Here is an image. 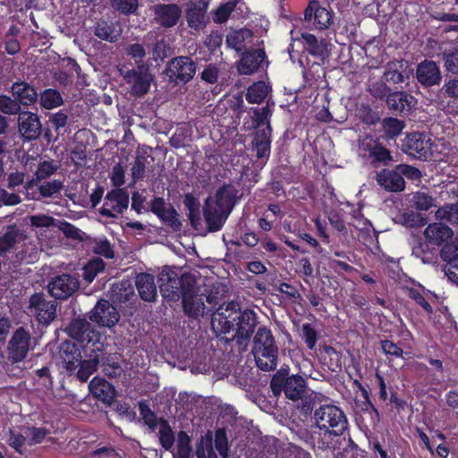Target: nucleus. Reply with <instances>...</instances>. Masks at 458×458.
Listing matches in <instances>:
<instances>
[{"mask_svg":"<svg viewBox=\"0 0 458 458\" xmlns=\"http://www.w3.org/2000/svg\"><path fill=\"white\" fill-rule=\"evenodd\" d=\"M205 452H207V454L209 457L212 455L216 456L214 449H213V436L210 431H208L200 439L199 445L197 447L198 458L205 457Z\"/></svg>","mask_w":458,"mask_h":458,"instance_id":"obj_56","label":"nucleus"},{"mask_svg":"<svg viewBox=\"0 0 458 458\" xmlns=\"http://www.w3.org/2000/svg\"><path fill=\"white\" fill-rule=\"evenodd\" d=\"M64 188V182L59 180H53L47 182L38 187L40 196L43 198H50L53 195L59 193Z\"/></svg>","mask_w":458,"mask_h":458,"instance_id":"obj_57","label":"nucleus"},{"mask_svg":"<svg viewBox=\"0 0 458 458\" xmlns=\"http://www.w3.org/2000/svg\"><path fill=\"white\" fill-rule=\"evenodd\" d=\"M99 363L98 358L96 356L93 359L82 360L80 361L79 367L74 375L81 381L86 382L89 377L98 369Z\"/></svg>","mask_w":458,"mask_h":458,"instance_id":"obj_43","label":"nucleus"},{"mask_svg":"<svg viewBox=\"0 0 458 458\" xmlns=\"http://www.w3.org/2000/svg\"><path fill=\"white\" fill-rule=\"evenodd\" d=\"M302 331V339L304 340L307 347L310 350H313L317 344L318 341V332L311 326V324L305 323L301 327Z\"/></svg>","mask_w":458,"mask_h":458,"instance_id":"obj_60","label":"nucleus"},{"mask_svg":"<svg viewBox=\"0 0 458 458\" xmlns=\"http://www.w3.org/2000/svg\"><path fill=\"white\" fill-rule=\"evenodd\" d=\"M50 433V429L43 427L27 426L24 428V434L27 435L30 446L41 444Z\"/></svg>","mask_w":458,"mask_h":458,"instance_id":"obj_45","label":"nucleus"},{"mask_svg":"<svg viewBox=\"0 0 458 458\" xmlns=\"http://www.w3.org/2000/svg\"><path fill=\"white\" fill-rule=\"evenodd\" d=\"M94 35L101 40L110 43L116 42L121 36V30L111 21L99 20L94 26Z\"/></svg>","mask_w":458,"mask_h":458,"instance_id":"obj_37","label":"nucleus"},{"mask_svg":"<svg viewBox=\"0 0 458 458\" xmlns=\"http://www.w3.org/2000/svg\"><path fill=\"white\" fill-rule=\"evenodd\" d=\"M259 324L257 313L250 309L242 310L236 301L219 305L212 316V326L220 334L234 331L238 343L249 341Z\"/></svg>","mask_w":458,"mask_h":458,"instance_id":"obj_1","label":"nucleus"},{"mask_svg":"<svg viewBox=\"0 0 458 458\" xmlns=\"http://www.w3.org/2000/svg\"><path fill=\"white\" fill-rule=\"evenodd\" d=\"M303 49L312 56L318 58L322 63L329 58L330 50L328 47L330 44L325 38L318 40L316 36L309 32H302L301 34Z\"/></svg>","mask_w":458,"mask_h":458,"instance_id":"obj_24","label":"nucleus"},{"mask_svg":"<svg viewBox=\"0 0 458 458\" xmlns=\"http://www.w3.org/2000/svg\"><path fill=\"white\" fill-rule=\"evenodd\" d=\"M229 215L230 214H227L226 211L218 208L217 206L208 199L206 200L203 208V216L208 232H217L221 230Z\"/></svg>","mask_w":458,"mask_h":458,"instance_id":"obj_28","label":"nucleus"},{"mask_svg":"<svg viewBox=\"0 0 458 458\" xmlns=\"http://www.w3.org/2000/svg\"><path fill=\"white\" fill-rule=\"evenodd\" d=\"M66 333L81 344L90 343L93 341L92 335L94 331L91 325L85 318L72 319L65 329Z\"/></svg>","mask_w":458,"mask_h":458,"instance_id":"obj_34","label":"nucleus"},{"mask_svg":"<svg viewBox=\"0 0 458 458\" xmlns=\"http://www.w3.org/2000/svg\"><path fill=\"white\" fill-rule=\"evenodd\" d=\"M414 98L404 91L389 93L386 98V104L392 113L395 114L407 115L413 106Z\"/></svg>","mask_w":458,"mask_h":458,"instance_id":"obj_29","label":"nucleus"},{"mask_svg":"<svg viewBox=\"0 0 458 458\" xmlns=\"http://www.w3.org/2000/svg\"><path fill=\"white\" fill-rule=\"evenodd\" d=\"M416 79L424 88L439 85L442 74L438 64L432 60L425 59L418 64L416 68Z\"/></svg>","mask_w":458,"mask_h":458,"instance_id":"obj_21","label":"nucleus"},{"mask_svg":"<svg viewBox=\"0 0 458 458\" xmlns=\"http://www.w3.org/2000/svg\"><path fill=\"white\" fill-rule=\"evenodd\" d=\"M150 211L155 214L165 225L174 230L181 228V222L178 218V213L173 205L166 203L162 197H154L150 201Z\"/></svg>","mask_w":458,"mask_h":458,"instance_id":"obj_19","label":"nucleus"},{"mask_svg":"<svg viewBox=\"0 0 458 458\" xmlns=\"http://www.w3.org/2000/svg\"><path fill=\"white\" fill-rule=\"evenodd\" d=\"M234 4L226 3L220 5L213 13V21L216 23H224L227 21L232 12L233 11Z\"/></svg>","mask_w":458,"mask_h":458,"instance_id":"obj_63","label":"nucleus"},{"mask_svg":"<svg viewBox=\"0 0 458 458\" xmlns=\"http://www.w3.org/2000/svg\"><path fill=\"white\" fill-rule=\"evenodd\" d=\"M56 307V301L47 299L43 293H35L29 300V308L34 310L37 321L46 327L55 318Z\"/></svg>","mask_w":458,"mask_h":458,"instance_id":"obj_10","label":"nucleus"},{"mask_svg":"<svg viewBox=\"0 0 458 458\" xmlns=\"http://www.w3.org/2000/svg\"><path fill=\"white\" fill-rule=\"evenodd\" d=\"M13 97L19 102L20 106H30L34 105L38 100V93L36 89L25 81H17L11 87Z\"/></svg>","mask_w":458,"mask_h":458,"instance_id":"obj_31","label":"nucleus"},{"mask_svg":"<svg viewBox=\"0 0 458 458\" xmlns=\"http://www.w3.org/2000/svg\"><path fill=\"white\" fill-rule=\"evenodd\" d=\"M403 224L411 228H420L426 225L427 219L420 214L413 211L405 212L403 215Z\"/></svg>","mask_w":458,"mask_h":458,"instance_id":"obj_58","label":"nucleus"},{"mask_svg":"<svg viewBox=\"0 0 458 458\" xmlns=\"http://www.w3.org/2000/svg\"><path fill=\"white\" fill-rule=\"evenodd\" d=\"M441 257L450 267L456 268L458 271V244L448 242L444 244L441 250Z\"/></svg>","mask_w":458,"mask_h":458,"instance_id":"obj_48","label":"nucleus"},{"mask_svg":"<svg viewBox=\"0 0 458 458\" xmlns=\"http://www.w3.org/2000/svg\"><path fill=\"white\" fill-rule=\"evenodd\" d=\"M158 438L161 446L165 450L169 451L174 446L175 440L174 434L169 422L164 418L159 419Z\"/></svg>","mask_w":458,"mask_h":458,"instance_id":"obj_41","label":"nucleus"},{"mask_svg":"<svg viewBox=\"0 0 458 458\" xmlns=\"http://www.w3.org/2000/svg\"><path fill=\"white\" fill-rule=\"evenodd\" d=\"M59 355L67 374L73 375L82 359L80 348L71 341H64L60 345Z\"/></svg>","mask_w":458,"mask_h":458,"instance_id":"obj_23","label":"nucleus"},{"mask_svg":"<svg viewBox=\"0 0 458 458\" xmlns=\"http://www.w3.org/2000/svg\"><path fill=\"white\" fill-rule=\"evenodd\" d=\"M30 335L24 327L17 328L8 343V356L13 362L22 361L29 352Z\"/></svg>","mask_w":458,"mask_h":458,"instance_id":"obj_15","label":"nucleus"},{"mask_svg":"<svg viewBox=\"0 0 458 458\" xmlns=\"http://www.w3.org/2000/svg\"><path fill=\"white\" fill-rule=\"evenodd\" d=\"M120 318L119 312L106 300H100L89 312V319L102 327H112Z\"/></svg>","mask_w":458,"mask_h":458,"instance_id":"obj_17","label":"nucleus"},{"mask_svg":"<svg viewBox=\"0 0 458 458\" xmlns=\"http://www.w3.org/2000/svg\"><path fill=\"white\" fill-rule=\"evenodd\" d=\"M19 131L27 140H33L38 138L41 133V123L38 115L31 112L19 114Z\"/></svg>","mask_w":458,"mask_h":458,"instance_id":"obj_25","label":"nucleus"},{"mask_svg":"<svg viewBox=\"0 0 458 458\" xmlns=\"http://www.w3.org/2000/svg\"><path fill=\"white\" fill-rule=\"evenodd\" d=\"M215 447L219 453V454L223 458H227L228 456V450H229V445H228V438L226 436V431L224 428H219L215 432Z\"/></svg>","mask_w":458,"mask_h":458,"instance_id":"obj_52","label":"nucleus"},{"mask_svg":"<svg viewBox=\"0 0 458 458\" xmlns=\"http://www.w3.org/2000/svg\"><path fill=\"white\" fill-rule=\"evenodd\" d=\"M379 344L381 351L386 354L389 360H393L394 358H403V348L393 341L383 339L379 341Z\"/></svg>","mask_w":458,"mask_h":458,"instance_id":"obj_49","label":"nucleus"},{"mask_svg":"<svg viewBox=\"0 0 458 458\" xmlns=\"http://www.w3.org/2000/svg\"><path fill=\"white\" fill-rule=\"evenodd\" d=\"M251 119V128L255 131H264L267 134L272 133V111L268 107H251L249 111Z\"/></svg>","mask_w":458,"mask_h":458,"instance_id":"obj_35","label":"nucleus"},{"mask_svg":"<svg viewBox=\"0 0 458 458\" xmlns=\"http://www.w3.org/2000/svg\"><path fill=\"white\" fill-rule=\"evenodd\" d=\"M196 69L197 64L190 56L180 55L169 61L165 73L170 81L176 84H186L193 79Z\"/></svg>","mask_w":458,"mask_h":458,"instance_id":"obj_8","label":"nucleus"},{"mask_svg":"<svg viewBox=\"0 0 458 458\" xmlns=\"http://www.w3.org/2000/svg\"><path fill=\"white\" fill-rule=\"evenodd\" d=\"M242 193L232 183H224L216 192L215 200L211 201L227 214H231L234 206L241 199Z\"/></svg>","mask_w":458,"mask_h":458,"instance_id":"obj_22","label":"nucleus"},{"mask_svg":"<svg viewBox=\"0 0 458 458\" xmlns=\"http://www.w3.org/2000/svg\"><path fill=\"white\" fill-rule=\"evenodd\" d=\"M135 285L140 299L152 302L157 300V292L154 276L141 272L135 276Z\"/></svg>","mask_w":458,"mask_h":458,"instance_id":"obj_33","label":"nucleus"},{"mask_svg":"<svg viewBox=\"0 0 458 458\" xmlns=\"http://www.w3.org/2000/svg\"><path fill=\"white\" fill-rule=\"evenodd\" d=\"M304 21L312 22L314 29L324 30L333 22V13L322 6L318 0H310L304 10Z\"/></svg>","mask_w":458,"mask_h":458,"instance_id":"obj_14","label":"nucleus"},{"mask_svg":"<svg viewBox=\"0 0 458 458\" xmlns=\"http://www.w3.org/2000/svg\"><path fill=\"white\" fill-rule=\"evenodd\" d=\"M377 183L390 192H400L405 188V181L396 166L394 169L383 168L376 175Z\"/></svg>","mask_w":458,"mask_h":458,"instance_id":"obj_26","label":"nucleus"},{"mask_svg":"<svg viewBox=\"0 0 458 458\" xmlns=\"http://www.w3.org/2000/svg\"><path fill=\"white\" fill-rule=\"evenodd\" d=\"M80 283L76 276L70 274H62L52 278L48 283V293L58 300H66L79 288Z\"/></svg>","mask_w":458,"mask_h":458,"instance_id":"obj_13","label":"nucleus"},{"mask_svg":"<svg viewBox=\"0 0 458 458\" xmlns=\"http://www.w3.org/2000/svg\"><path fill=\"white\" fill-rule=\"evenodd\" d=\"M125 54L134 59L136 67L140 66L141 64H146L144 62L146 51L142 44L132 43L128 45L125 48Z\"/></svg>","mask_w":458,"mask_h":458,"instance_id":"obj_54","label":"nucleus"},{"mask_svg":"<svg viewBox=\"0 0 458 458\" xmlns=\"http://www.w3.org/2000/svg\"><path fill=\"white\" fill-rule=\"evenodd\" d=\"M152 12L156 23L165 29L174 27L182 15L177 4H157L153 5Z\"/></svg>","mask_w":458,"mask_h":458,"instance_id":"obj_16","label":"nucleus"},{"mask_svg":"<svg viewBox=\"0 0 458 458\" xmlns=\"http://www.w3.org/2000/svg\"><path fill=\"white\" fill-rule=\"evenodd\" d=\"M147 157L138 156L131 166V176L134 182L143 180L146 172Z\"/></svg>","mask_w":458,"mask_h":458,"instance_id":"obj_61","label":"nucleus"},{"mask_svg":"<svg viewBox=\"0 0 458 458\" xmlns=\"http://www.w3.org/2000/svg\"><path fill=\"white\" fill-rule=\"evenodd\" d=\"M92 396L106 405H111L116 395L114 386L105 378L95 377L89 384Z\"/></svg>","mask_w":458,"mask_h":458,"instance_id":"obj_27","label":"nucleus"},{"mask_svg":"<svg viewBox=\"0 0 458 458\" xmlns=\"http://www.w3.org/2000/svg\"><path fill=\"white\" fill-rule=\"evenodd\" d=\"M256 156L259 159H267L271 149V133L267 134L264 131H255L253 137Z\"/></svg>","mask_w":458,"mask_h":458,"instance_id":"obj_40","label":"nucleus"},{"mask_svg":"<svg viewBox=\"0 0 458 458\" xmlns=\"http://www.w3.org/2000/svg\"><path fill=\"white\" fill-rule=\"evenodd\" d=\"M10 437H9V445L12 446L18 454H23L24 450L23 447L25 445H28V437L27 435H22L21 433H16L15 431L10 429Z\"/></svg>","mask_w":458,"mask_h":458,"instance_id":"obj_62","label":"nucleus"},{"mask_svg":"<svg viewBox=\"0 0 458 458\" xmlns=\"http://www.w3.org/2000/svg\"><path fill=\"white\" fill-rule=\"evenodd\" d=\"M438 51V56L443 62L445 71L458 75V44L454 42L441 43Z\"/></svg>","mask_w":458,"mask_h":458,"instance_id":"obj_32","label":"nucleus"},{"mask_svg":"<svg viewBox=\"0 0 458 458\" xmlns=\"http://www.w3.org/2000/svg\"><path fill=\"white\" fill-rule=\"evenodd\" d=\"M436 217L440 221L458 225V202L445 204L437 208Z\"/></svg>","mask_w":458,"mask_h":458,"instance_id":"obj_42","label":"nucleus"},{"mask_svg":"<svg viewBox=\"0 0 458 458\" xmlns=\"http://www.w3.org/2000/svg\"><path fill=\"white\" fill-rule=\"evenodd\" d=\"M22 238V233L15 225H9L5 232L0 236V257L4 258Z\"/></svg>","mask_w":458,"mask_h":458,"instance_id":"obj_36","label":"nucleus"},{"mask_svg":"<svg viewBox=\"0 0 458 458\" xmlns=\"http://www.w3.org/2000/svg\"><path fill=\"white\" fill-rule=\"evenodd\" d=\"M316 425L325 430V435L342 436L348 428L344 412L333 404L322 405L314 412Z\"/></svg>","mask_w":458,"mask_h":458,"instance_id":"obj_6","label":"nucleus"},{"mask_svg":"<svg viewBox=\"0 0 458 458\" xmlns=\"http://www.w3.org/2000/svg\"><path fill=\"white\" fill-rule=\"evenodd\" d=\"M270 91V86L266 84L263 81H259L249 86L245 98L250 104L259 105L266 99Z\"/></svg>","mask_w":458,"mask_h":458,"instance_id":"obj_38","label":"nucleus"},{"mask_svg":"<svg viewBox=\"0 0 458 458\" xmlns=\"http://www.w3.org/2000/svg\"><path fill=\"white\" fill-rule=\"evenodd\" d=\"M159 289L162 296L176 301L184 292L189 291L196 284V278L191 273H182L181 276L169 267L164 268L158 275Z\"/></svg>","mask_w":458,"mask_h":458,"instance_id":"obj_3","label":"nucleus"},{"mask_svg":"<svg viewBox=\"0 0 458 458\" xmlns=\"http://www.w3.org/2000/svg\"><path fill=\"white\" fill-rule=\"evenodd\" d=\"M121 74L125 81L131 85V93L136 98L146 95L153 80L147 64L132 69H121Z\"/></svg>","mask_w":458,"mask_h":458,"instance_id":"obj_7","label":"nucleus"},{"mask_svg":"<svg viewBox=\"0 0 458 458\" xmlns=\"http://www.w3.org/2000/svg\"><path fill=\"white\" fill-rule=\"evenodd\" d=\"M130 202L129 193L125 189L115 188L106 194L99 214L106 218H117L128 208Z\"/></svg>","mask_w":458,"mask_h":458,"instance_id":"obj_9","label":"nucleus"},{"mask_svg":"<svg viewBox=\"0 0 458 458\" xmlns=\"http://www.w3.org/2000/svg\"><path fill=\"white\" fill-rule=\"evenodd\" d=\"M266 58L264 49L251 48L245 50L238 62V72L243 75H250L259 72L262 68Z\"/></svg>","mask_w":458,"mask_h":458,"instance_id":"obj_18","label":"nucleus"},{"mask_svg":"<svg viewBox=\"0 0 458 458\" xmlns=\"http://www.w3.org/2000/svg\"><path fill=\"white\" fill-rule=\"evenodd\" d=\"M197 284L189 291L184 292L181 295L182 310L185 315L191 318H198L199 316L206 314V305L204 303L203 295L199 294Z\"/></svg>","mask_w":458,"mask_h":458,"instance_id":"obj_20","label":"nucleus"},{"mask_svg":"<svg viewBox=\"0 0 458 458\" xmlns=\"http://www.w3.org/2000/svg\"><path fill=\"white\" fill-rule=\"evenodd\" d=\"M169 51H170V46L164 38L157 40L153 45V47H152L153 59L155 61H158V60L163 61L165 58H166L168 56Z\"/></svg>","mask_w":458,"mask_h":458,"instance_id":"obj_64","label":"nucleus"},{"mask_svg":"<svg viewBox=\"0 0 458 458\" xmlns=\"http://www.w3.org/2000/svg\"><path fill=\"white\" fill-rule=\"evenodd\" d=\"M413 207L417 210L428 211L434 204V199L428 193L418 191L413 195Z\"/></svg>","mask_w":458,"mask_h":458,"instance_id":"obj_55","label":"nucleus"},{"mask_svg":"<svg viewBox=\"0 0 458 458\" xmlns=\"http://www.w3.org/2000/svg\"><path fill=\"white\" fill-rule=\"evenodd\" d=\"M432 142L425 133L414 131L408 133L403 143V151L415 158L427 160L431 154Z\"/></svg>","mask_w":458,"mask_h":458,"instance_id":"obj_11","label":"nucleus"},{"mask_svg":"<svg viewBox=\"0 0 458 458\" xmlns=\"http://www.w3.org/2000/svg\"><path fill=\"white\" fill-rule=\"evenodd\" d=\"M110 4L115 11L124 15L136 13L139 7L138 0H110Z\"/></svg>","mask_w":458,"mask_h":458,"instance_id":"obj_47","label":"nucleus"},{"mask_svg":"<svg viewBox=\"0 0 458 458\" xmlns=\"http://www.w3.org/2000/svg\"><path fill=\"white\" fill-rule=\"evenodd\" d=\"M93 252L105 257L106 259H113L114 257V250L110 242L105 238L104 240L95 241Z\"/></svg>","mask_w":458,"mask_h":458,"instance_id":"obj_59","label":"nucleus"},{"mask_svg":"<svg viewBox=\"0 0 458 458\" xmlns=\"http://www.w3.org/2000/svg\"><path fill=\"white\" fill-rule=\"evenodd\" d=\"M205 46L208 47L210 55H218L222 54L220 48L223 43V35L218 31H212L205 40Z\"/></svg>","mask_w":458,"mask_h":458,"instance_id":"obj_53","label":"nucleus"},{"mask_svg":"<svg viewBox=\"0 0 458 458\" xmlns=\"http://www.w3.org/2000/svg\"><path fill=\"white\" fill-rule=\"evenodd\" d=\"M382 125L385 134L389 139L397 137L404 128L403 122L394 117L385 118Z\"/></svg>","mask_w":458,"mask_h":458,"instance_id":"obj_46","label":"nucleus"},{"mask_svg":"<svg viewBox=\"0 0 458 458\" xmlns=\"http://www.w3.org/2000/svg\"><path fill=\"white\" fill-rule=\"evenodd\" d=\"M251 352L259 369L264 371L274 370L277 366L278 347L272 331L267 327L258 328Z\"/></svg>","mask_w":458,"mask_h":458,"instance_id":"obj_2","label":"nucleus"},{"mask_svg":"<svg viewBox=\"0 0 458 458\" xmlns=\"http://www.w3.org/2000/svg\"><path fill=\"white\" fill-rule=\"evenodd\" d=\"M359 151L374 168L388 166L393 162L390 150L376 133H367L359 140Z\"/></svg>","mask_w":458,"mask_h":458,"instance_id":"obj_5","label":"nucleus"},{"mask_svg":"<svg viewBox=\"0 0 458 458\" xmlns=\"http://www.w3.org/2000/svg\"><path fill=\"white\" fill-rule=\"evenodd\" d=\"M270 388L276 396H279L284 393L287 399L297 401L304 397L307 384L303 377L298 374L290 375L288 369H280L272 377Z\"/></svg>","mask_w":458,"mask_h":458,"instance_id":"obj_4","label":"nucleus"},{"mask_svg":"<svg viewBox=\"0 0 458 458\" xmlns=\"http://www.w3.org/2000/svg\"><path fill=\"white\" fill-rule=\"evenodd\" d=\"M64 100L60 92L54 89H45L40 96V105L46 109H53L63 105Z\"/></svg>","mask_w":458,"mask_h":458,"instance_id":"obj_44","label":"nucleus"},{"mask_svg":"<svg viewBox=\"0 0 458 458\" xmlns=\"http://www.w3.org/2000/svg\"><path fill=\"white\" fill-rule=\"evenodd\" d=\"M320 359L324 365L332 372H336L342 369V354L334 347L325 345L320 349Z\"/></svg>","mask_w":458,"mask_h":458,"instance_id":"obj_39","label":"nucleus"},{"mask_svg":"<svg viewBox=\"0 0 458 458\" xmlns=\"http://www.w3.org/2000/svg\"><path fill=\"white\" fill-rule=\"evenodd\" d=\"M207 0H190L185 10L188 27L194 31L204 30L209 22Z\"/></svg>","mask_w":458,"mask_h":458,"instance_id":"obj_12","label":"nucleus"},{"mask_svg":"<svg viewBox=\"0 0 458 458\" xmlns=\"http://www.w3.org/2000/svg\"><path fill=\"white\" fill-rule=\"evenodd\" d=\"M19 102L7 95H0V111L5 114L13 115L21 113Z\"/></svg>","mask_w":458,"mask_h":458,"instance_id":"obj_51","label":"nucleus"},{"mask_svg":"<svg viewBox=\"0 0 458 458\" xmlns=\"http://www.w3.org/2000/svg\"><path fill=\"white\" fill-rule=\"evenodd\" d=\"M424 235L429 244L441 246L453 238L454 232L443 223H432L426 227Z\"/></svg>","mask_w":458,"mask_h":458,"instance_id":"obj_30","label":"nucleus"},{"mask_svg":"<svg viewBox=\"0 0 458 458\" xmlns=\"http://www.w3.org/2000/svg\"><path fill=\"white\" fill-rule=\"evenodd\" d=\"M139 411L144 423L151 429L155 430L157 426V418L156 413L149 408L146 401L139 403Z\"/></svg>","mask_w":458,"mask_h":458,"instance_id":"obj_50","label":"nucleus"}]
</instances>
